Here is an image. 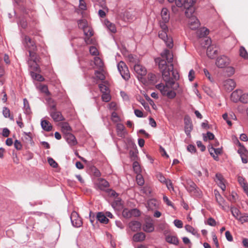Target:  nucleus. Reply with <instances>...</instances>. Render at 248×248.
Segmentation results:
<instances>
[{
	"mask_svg": "<svg viewBox=\"0 0 248 248\" xmlns=\"http://www.w3.org/2000/svg\"><path fill=\"white\" fill-rule=\"evenodd\" d=\"M230 62V59L225 55H221L217 58L216 65L220 68H223L228 66Z\"/></svg>",
	"mask_w": 248,
	"mask_h": 248,
	"instance_id": "423d86ee",
	"label": "nucleus"
},
{
	"mask_svg": "<svg viewBox=\"0 0 248 248\" xmlns=\"http://www.w3.org/2000/svg\"><path fill=\"white\" fill-rule=\"evenodd\" d=\"M30 75L32 79L39 81H43L45 80L43 76L39 74L35 73L34 71H31Z\"/></svg>",
	"mask_w": 248,
	"mask_h": 248,
	"instance_id": "f704fd0d",
	"label": "nucleus"
},
{
	"mask_svg": "<svg viewBox=\"0 0 248 248\" xmlns=\"http://www.w3.org/2000/svg\"><path fill=\"white\" fill-rule=\"evenodd\" d=\"M36 51L30 50L29 51L30 58L28 61L31 62H39V57L36 53Z\"/></svg>",
	"mask_w": 248,
	"mask_h": 248,
	"instance_id": "412c9836",
	"label": "nucleus"
},
{
	"mask_svg": "<svg viewBox=\"0 0 248 248\" xmlns=\"http://www.w3.org/2000/svg\"><path fill=\"white\" fill-rule=\"evenodd\" d=\"M2 114L5 118H9L11 120H14L13 116L10 115V109L7 107L3 108Z\"/></svg>",
	"mask_w": 248,
	"mask_h": 248,
	"instance_id": "4c0bfd02",
	"label": "nucleus"
},
{
	"mask_svg": "<svg viewBox=\"0 0 248 248\" xmlns=\"http://www.w3.org/2000/svg\"><path fill=\"white\" fill-rule=\"evenodd\" d=\"M196 0H176V5L178 7H184L186 9V16H191L195 11L193 7Z\"/></svg>",
	"mask_w": 248,
	"mask_h": 248,
	"instance_id": "f03ea898",
	"label": "nucleus"
},
{
	"mask_svg": "<svg viewBox=\"0 0 248 248\" xmlns=\"http://www.w3.org/2000/svg\"><path fill=\"white\" fill-rule=\"evenodd\" d=\"M169 86V85H167L166 84V85H165L163 84L160 83V84H158L156 85V88L160 91L161 94L165 96L166 93L169 90L168 89Z\"/></svg>",
	"mask_w": 248,
	"mask_h": 248,
	"instance_id": "cd10ccee",
	"label": "nucleus"
},
{
	"mask_svg": "<svg viewBox=\"0 0 248 248\" xmlns=\"http://www.w3.org/2000/svg\"><path fill=\"white\" fill-rule=\"evenodd\" d=\"M136 181L138 185L140 186L143 185L144 184V180L140 173L137 174Z\"/></svg>",
	"mask_w": 248,
	"mask_h": 248,
	"instance_id": "09e8293b",
	"label": "nucleus"
},
{
	"mask_svg": "<svg viewBox=\"0 0 248 248\" xmlns=\"http://www.w3.org/2000/svg\"><path fill=\"white\" fill-rule=\"evenodd\" d=\"M143 229L146 232H151L154 231V225L151 222H146L143 225Z\"/></svg>",
	"mask_w": 248,
	"mask_h": 248,
	"instance_id": "c85d7f7f",
	"label": "nucleus"
},
{
	"mask_svg": "<svg viewBox=\"0 0 248 248\" xmlns=\"http://www.w3.org/2000/svg\"><path fill=\"white\" fill-rule=\"evenodd\" d=\"M173 59V56L171 52L168 49H165L161 53V57L157 58L155 60L162 73L163 80L170 84L173 83V81L170 80V73L175 79H178L179 78L178 72L173 69V65L172 63Z\"/></svg>",
	"mask_w": 248,
	"mask_h": 248,
	"instance_id": "f257e3e1",
	"label": "nucleus"
},
{
	"mask_svg": "<svg viewBox=\"0 0 248 248\" xmlns=\"http://www.w3.org/2000/svg\"><path fill=\"white\" fill-rule=\"evenodd\" d=\"M170 80L171 81L172 80V81H173V84H171V83H169L167 82H166V84H167V85H169V86L170 87V88L173 90H177V89L179 88V85L178 83H175V81L174 80H175L173 77L172 76V78H171L170 76Z\"/></svg>",
	"mask_w": 248,
	"mask_h": 248,
	"instance_id": "58836bf2",
	"label": "nucleus"
},
{
	"mask_svg": "<svg viewBox=\"0 0 248 248\" xmlns=\"http://www.w3.org/2000/svg\"><path fill=\"white\" fill-rule=\"evenodd\" d=\"M49 114L55 122H58L64 120L63 116L60 111L57 110L54 111L53 110V111H49Z\"/></svg>",
	"mask_w": 248,
	"mask_h": 248,
	"instance_id": "4468645a",
	"label": "nucleus"
},
{
	"mask_svg": "<svg viewBox=\"0 0 248 248\" xmlns=\"http://www.w3.org/2000/svg\"><path fill=\"white\" fill-rule=\"evenodd\" d=\"M111 99L110 95L108 93H103L102 95V99L103 101L108 102Z\"/></svg>",
	"mask_w": 248,
	"mask_h": 248,
	"instance_id": "052dcab7",
	"label": "nucleus"
},
{
	"mask_svg": "<svg viewBox=\"0 0 248 248\" xmlns=\"http://www.w3.org/2000/svg\"><path fill=\"white\" fill-rule=\"evenodd\" d=\"M209 31L208 29L205 28H202L198 30L197 31L196 33L199 39H201L207 35L209 34Z\"/></svg>",
	"mask_w": 248,
	"mask_h": 248,
	"instance_id": "393cba45",
	"label": "nucleus"
},
{
	"mask_svg": "<svg viewBox=\"0 0 248 248\" xmlns=\"http://www.w3.org/2000/svg\"><path fill=\"white\" fill-rule=\"evenodd\" d=\"M83 31L84 35L86 36V37H85L84 39V41L86 44H88L90 43V40L89 37L93 35V31L92 28L88 27V28L84 29Z\"/></svg>",
	"mask_w": 248,
	"mask_h": 248,
	"instance_id": "aec40b11",
	"label": "nucleus"
},
{
	"mask_svg": "<svg viewBox=\"0 0 248 248\" xmlns=\"http://www.w3.org/2000/svg\"><path fill=\"white\" fill-rule=\"evenodd\" d=\"M203 137L204 140H207V139L209 140H213L215 136L212 133L208 131L206 133V136L205 134H203Z\"/></svg>",
	"mask_w": 248,
	"mask_h": 248,
	"instance_id": "864d4df0",
	"label": "nucleus"
},
{
	"mask_svg": "<svg viewBox=\"0 0 248 248\" xmlns=\"http://www.w3.org/2000/svg\"><path fill=\"white\" fill-rule=\"evenodd\" d=\"M78 27L84 30L86 28H88L87 21L85 19H80L78 20Z\"/></svg>",
	"mask_w": 248,
	"mask_h": 248,
	"instance_id": "a19ab883",
	"label": "nucleus"
},
{
	"mask_svg": "<svg viewBox=\"0 0 248 248\" xmlns=\"http://www.w3.org/2000/svg\"><path fill=\"white\" fill-rule=\"evenodd\" d=\"M116 128L117 136L121 138H124L125 136L127 134V132L124 125L121 123L117 124Z\"/></svg>",
	"mask_w": 248,
	"mask_h": 248,
	"instance_id": "9d476101",
	"label": "nucleus"
},
{
	"mask_svg": "<svg viewBox=\"0 0 248 248\" xmlns=\"http://www.w3.org/2000/svg\"><path fill=\"white\" fill-rule=\"evenodd\" d=\"M39 89L41 92L46 93V95H48L50 94V93L46 85H41L39 86Z\"/></svg>",
	"mask_w": 248,
	"mask_h": 248,
	"instance_id": "603ef678",
	"label": "nucleus"
},
{
	"mask_svg": "<svg viewBox=\"0 0 248 248\" xmlns=\"http://www.w3.org/2000/svg\"><path fill=\"white\" fill-rule=\"evenodd\" d=\"M64 138L70 146H74L77 143V141L75 136L71 133H66L64 135Z\"/></svg>",
	"mask_w": 248,
	"mask_h": 248,
	"instance_id": "2eb2a0df",
	"label": "nucleus"
},
{
	"mask_svg": "<svg viewBox=\"0 0 248 248\" xmlns=\"http://www.w3.org/2000/svg\"><path fill=\"white\" fill-rule=\"evenodd\" d=\"M117 68L123 78L125 80H128L130 78V73L125 63L121 61L118 63Z\"/></svg>",
	"mask_w": 248,
	"mask_h": 248,
	"instance_id": "7ed1b4c3",
	"label": "nucleus"
},
{
	"mask_svg": "<svg viewBox=\"0 0 248 248\" xmlns=\"http://www.w3.org/2000/svg\"><path fill=\"white\" fill-rule=\"evenodd\" d=\"M214 150L215 148L211 147L210 148H209L208 150L209 152V153L210 155L213 157V158L215 160L217 161L218 160V157L217 156H216L214 154Z\"/></svg>",
	"mask_w": 248,
	"mask_h": 248,
	"instance_id": "69168bd1",
	"label": "nucleus"
},
{
	"mask_svg": "<svg viewBox=\"0 0 248 248\" xmlns=\"http://www.w3.org/2000/svg\"><path fill=\"white\" fill-rule=\"evenodd\" d=\"M217 53V48L216 46L210 45L207 46L206 54L210 59H213Z\"/></svg>",
	"mask_w": 248,
	"mask_h": 248,
	"instance_id": "f8f14e48",
	"label": "nucleus"
},
{
	"mask_svg": "<svg viewBox=\"0 0 248 248\" xmlns=\"http://www.w3.org/2000/svg\"><path fill=\"white\" fill-rule=\"evenodd\" d=\"M199 42L202 47H206L211 45V39L209 38L203 37L199 39Z\"/></svg>",
	"mask_w": 248,
	"mask_h": 248,
	"instance_id": "b1692460",
	"label": "nucleus"
},
{
	"mask_svg": "<svg viewBox=\"0 0 248 248\" xmlns=\"http://www.w3.org/2000/svg\"><path fill=\"white\" fill-rule=\"evenodd\" d=\"M161 14L162 21H164L165 23L168 22L170 19V14L168 10L166 8H163Z\"/></svg>",
	"mask_w": 248,
	"mask_h": 248,
	"instance_id": "5701e85b",
	"label": "nucleus"
},
{
	"mask_svg": "<svg viewBox=\"0 0 248 248\" xmlns=\"http://www.w3.org/2000/svg\"><path fill=\"white\" fill-rule=\"evenodd\" d=\"M187 184H188V186L187 187H186V188H187V190L189 192H192L193 191L196 190L197 186L193 182L190 181L189 182H188Z\"/></svg>",
	"mask_w": 248,
	"mask_h": 248,
	"instance_id": "49530a36",
	"label": "nucleus"
},
{
	"mask_svg": "<svg viewBox=\"0 0 248 248\" xmlns=\"http://www.w3.org/2000/svg\"><path fill=\"white\" fill-rule=\"evenodd\" d=\"M18 24L23 29L26 28L27 26V22L24 18H22L19 19Z\"/></svg>",
	"mask_w": 248,
	"mask_h": 248,
	"instance_id": "bf43d9fd",
	"label": "nucleus"
},
{
	"mask_svg": "<svg viewBox=\"0 0 248 248\" xmlns=\"http://www.w3.org/2000/svg\"><path fill=\"white\" fill-rule=\"evenodd\" d=\"M231 212L232 216L238 220L239 218H240V216L241 215L239 210L235 207H231Z\"/></svg>",
	"mask_w": 248,
	"mask_h": 248,
	"instance_id": "473e14b6",
	"label": "nucleus"
},
{
	"mask_svg": "<svg viewBox=\"0 0 248 248\" xmlns=\"http://www.w3.org/2000/svg\"><path fill=\"white\" fill-rule=\"evenodd\" d=\"M237 143L240 146L237 152L241 156L242 161L243 163H247L248 158V151L238 140H237Z\"/></svg>",
	"mask_w": 248,
	"mask_h": 248,
	"instance_id": "39448f33",
	"label": "nucleus"
},
{
	"mask_svg": "<svg viewBox=\"0 0 248 248\" xmlns=\"http://www.w3.org/2000/svg\"><path fill=\"white\" fill-rule=\"evenodd\" d=\"M122 215L124 218H129L132 217H139L140 215V213L137 208L132 209L125 208L123 211Z\"/></svg>",
	"mask_w": 248,
	"mask_h": 248,
	"instance_id": "0eeeda50",
	"label": "nucleus"
},
{
	"mask_svg": "<svg viewBox=\"0 0 248 248\" xmlns=\"http://www.w3.org/2000/svg\"><path fill=\"white\" fill-rule=\"evenodd\" d=\"M176 93L173 91L169 90L165 96H167L169 98L172 99L176 96Z\"/></svg>",
	"mask_w": 248,
	"mask_h": 248,
	"instance_id": "4d7b16f0",
	"label": "nucleus"
},
{
	"mask_svg": "<svg viewBox=\"0 0 248 248\" xmlns=\"http://www.w3.org/2000/svg\"><path fill=\"white\" fill-rule=\"evenodd\" d=\"M166 240L168 243L177 245L179 244V240L175 236L168 235L166 237Z\"/></svg>",
	"mask_w": 248,
	"mask_h": 248,
	"instance_id": "7c9ffc66",
	"label": "nucleus"
},
{
	"mask_svg": "<svg viewBox=\"0 0 248 248\" xmlns=\"http://www.w3.org/2000/svg\"><path fill=\"white\" fill-rule=\"evenodd\" d=\"M242 91L241 90H236L233 91L231 95V99L234 102H237L238 101H240L241 96L242 95Z\"/></svg>",
	"mask_w": 248,
	"mask_h": 248,
	"instance_id": "f3484780",
	"label": "nucleus"
},
{
	"mask_svg": "<svg viewBox=\"0 0 248 248\" xmlns=\"http://www.w3.org/2000/svg\"><path fill=\"white\" fill-rule=\"evenodd\" d=\"M187 17L189 18L188 21L189 27L193 30L197 29L200 26V22L197 17L192 16V14Z\"/></svg>",
	"mask_w": 248,
	"mask_h": 248,
	"instance_id": "1a4fd4ad",
	"label": "nucleus"
},
{
	"mask_svg": "<svg viewBox=\"0 0 248 248\" xmlns=\"http://www.w3.org/2000/svg\"><path fill=\"white\" fill-rule=\"evenodd\" d=\"M24 42L26 44V46L28 48V51L30 50H37V47L34 42L29 36H25Z\"/></svg>",
	"mask_w": 248,
	"mask_h": 248,
	"instance_id": "9b49d317",
	"label": "nucleus"
},
{
	"mask_svg": "<svg viewBox=\"0 0 248 248\" xmlns=\"http://www.w3.org/2000/svg\"><path fill=\"white\" fill-rule=\"evenodd\" d=\"M138 150L137 149H135L134 151L130 150L129 151V155L130 159L134 161H137L138 159Z\"/></svg>",
	"mask_w": 248,
	"mask_h": 248,
	"instance_id": "c03bdc74",
	"label": "nucleus"
},
{
	"mask_svg": "<svg viewBox=\"0 0 248 248\" xmlns=\"http://www.w3.org/2000/svg\"><path fill=\"white\" fill-rule=\"evenodd\" d=\"M96 219L101 223L107 224L108 222V219L106 217V215L101 212L97 213Z\"/></svg>",
	"mask_w": 248,
	"mask_h": 248,
	"instance_id": "6ab92c4d",
	"label": "nucleus"
},
{
	"mask_svg": "<svg viewBox=\"0 0 248 248\" xmlns=\"http://www.w3.org/2000/svg\"><path fill=\"white\" fill-rule=\"evenodd\" d=\"M38 62H31L30 61H28V63L31 69L36 72L39 71V66L37 64Z\"/></svg>",
	"mask_w": 248,
	"mask_h": 248,
	"instance_id": "e433bc0d",
	"label": "nucleus"
},
{
	"mask_svg": "<svg viewBox=\"0 0 248 248\" xmlns=\"http://www.w3.org/2000/svg\"><path fill=\"white\" fill-rule=\"evenodd\" d=\"M235 72L234 69L233 67H227L225 70V73L228 77H231L234 74Z\"/></svg>",
	"mask_w": 248,
	"mask_h": 248,
	"instance_id": "3c124183",
	"label": "nucleus"
},
{
	"mask_svg": "<svg viewBox=\"0 0 248 248\" xmlns=\"http://www.w3.org/2000/svg\"><path fill=\"white\" fill-rule=\"evenodd\" d=\"M145 238V235L143 232H140L135 234L133 239L135 242H140L143 241Z\"/></svg>",
	"mask_w": 248,
	"mask_h": 248,
	"instance_id": "c756f323",
	"label": "nucleus"
},
{
	"mask_svg": "<svg viewBox=\"0 0 248 248\" xmlns=\"http://www.w3.org/2000/svg\"><path fill=\"white\" fill-rule=\"evenodd\" d=\"M140 191L147 196H149L151 193V188L149 186H145L141 187Z\"/></svg>",
	"mask_w": 248,
	"mask_h": 248,
	"instance_id": "de8ad7c7",
	"label": "nucleus"
},
{
	"mask_svg": "<svg viewBox=\"0 0 248 248\" xmlns=\"http://www.w3.org/2000/svg\"><path fill=\"white\" fill-rule=\"evenodd\" d=\"M133 168L134 171L137 174H140L141 171L140 166L137 161H135L133 162Z\"/></svg>",
	"mask_w": 248,
	"mask_h": 248,
	"instance_id": "79ce46f5",
	"label": "nucleus"
},
{
	"mask_svg": "<svg viewBox=\"0 0 248 248\" xmlns=\"http://www.w3.org/2000/svg\"><path fill=\"white\" fill-rule=\"evenodd\" d=\"M156 177L161 183L165 184L168 181V180H167L161 173L157 174Z\"/></svg>",
	"mask_w": 248,
	"mask_h": 248,
	"instance_id": "680f3d73",
	"label": "nucleus"
},
{
	"mask_svg": "<svg viewBox=\"0 0 248 248\" xmlns=\"http://www.w3.org/2000/svg\"><path fill=\"white\" fill-rule=\"evenodd\" d=\"M41 125L42 129L46 131H50L52 129L51 124L46 120L42 119L41 122Z\"/></svg>",
	"mask_w": 248,
	"mask_h": 248,
	"instance_id": "4be33fe9",
	"label": "nucleus"
},
{
	"mask_svg": "<svg viewBox=\"0 0 248 248\" xmlns=\"http://www.w3.org/2000/svg\"><path fill=\"white\" fill-rule=\"evenodd\" d=\"M99 188L101 190H105L109 186L108 181L103 179H100L97 183Z\"/></svg>",
	"mask_w": 248,
	"mask_h": 248,
	"instance_id": "a878e982",
	"label": "nucleus"
},
{
	"mask_svg": "<svg viewBox=\"0 0 248 248\" xmlns=\"http://www.w3.org/2000/svg\"><path fill=\"white\" fill-rule=\"evenodd\" d=\"M23 104L24 113L26 114H30L31 112V109L29 105V102L26 98H24L23 99Z\"/></svg>",
	"mask_w": 248,
	"mask_h": 248,
	"instance_id": "72a5a7b5",
	"label": "nucleus"
},
{
	"mask_svg": "<svg viewBox=\"0 0 248 248\" xmlns=\"http://www.w3.org/2000/svg\"><path fill=\"white\" fill-rule=\"evenodd\" d=\"M223 86L227 91L231 92L235 88L236 83L234 80L229 78L224 81Z\"/></svg>",
	"mask_w": 248,
	"mask_h": 248,
	"instance_id": "ddd939ff",
	"label": "nucleus"
},
{
	"mask_svg": "<svg viewBox=\"0 0 248 248\" xmlns=\"http://www.w3.org/2000/svg\"><path fill=\"white\" fill-rule=\"evenodd\" d=\"M135 72L139 75L140 76H143L146 75L147 73V70L145 67L140 64H135L134 67Z\"/></svg>",
	"mask_w": 248,
	"mask_h": 248,
	"instance_id": "dca6fc26",
	"label": "nucleus"
},
{
	"mask_svg": "<svg viewBox=\"0 0 248 248\" xmlns=\"http://www.w3.org/2000/svg\"><path fill=\"white\" fill-rule=\"evenodd\" d=\"M238 220L240 221L242 223L248 222V214H241V215L240 216V218H239Z\"/></svg>",
	"mask_w": 248,
	"mask_h": 248,
	"instance_id": "5fc2aeb1",
	"label": "nucleus"
},
{
	"mask_svg": "<svg viewBox=\"0 0 248 248\" xmlns=\"http://www.w3.org/2000/svg\"><path fill=\"white\" fill-rule=\"evenodd\" d=\"M141 223L138 221H132L129 223V227L133 232H137L140 230Z\"/></svg>",
	"mask_w": 248,
	"mask_h": 248,
	"instance_id": "a211bd4d",
	"label": "nucleus"
},
{
	"mask_svg": "<svg viewBox=\"0 0 248 248\" xmlns=\"http://www.w3.org/2000/svg\"><path fill=\"white\" fill-rule=\"evenodd\" d=\"M186 230L191 233L194 235H197L198 234L197 231L192 226L189 225H186L185 227Z\"/></svg>",
	"mask_w": 248,
	"mask_h": 248,
	"instance_id": "ea45409f",
	"label": "nucleus"
},
{
	"mask_svg": "<svg viewBox=\"0 0 248 248\" xmlns=\"http://www.w3.org/2000/svg\"><path fill=\"white\" fill-rule=\"evenodd\" d=\"M239 54L240 56L243 58L245 59H248V53L243 46H241L239 49Z\"/></svg>",
	"mask_w": 248,
	"mask_h": 248,
	"instance_id": "37998d69",
	"label": "nucleus"
},
{
	"mask_svg": "<svg viewBox=\"0 0 248 248\" xmlns=\"http://www.w3.org/2000/svg\"><path fill=\"white\" fill-rule=\"evenodd\" d=\"M99 88L100 90V91L103 93H107L108 90V88L107 86L103 84H100L99 85Z\"/></svg>",
	"mask_w": 248,
	"mask_h": 248,
	"instance_id": "338daca9",
	"label": "nucleus"
},
{
	"mask_svg": "<svg viewBox=\"0 0 248 248\" xmlns=\"http://www.w3.org/2000/svg\"><path fill=\"white\" fill-rule=\"evenodd\" d=\"M214 193L217 202L218 203L220 206H221L222 207H223V204L225 202L224 199L217 190H215Z\"/></svg>",
	"mask_w": 248,
	"mask_h": 248,
	"instance_id": "bb28decb",
	"label": "nucleus"
},
{
	"mask_svg": "<svg viewBox=\"0 0 248 248\" xmlns=\"http://www.w3.org/2000/svg\"><path fill=\"white\" fill-rule=\"evenodd\" d=\"M94 62L95 65H96L99 68H101L103 66V62L101 59L98 57H95L94 59Z\"/></svg>",
	"mask_w": 248,
	"mask_h": 248,
	"instance_id": "8fccbe9b",
	"label": "nucleus"
},
{
	"mask_svg": "<svg viewBox=\"0 0 248 248\" xmlns=\"http://www.w3.org/2000/svg\"><path fill=\"white\" fill-rule=\"evenodd\" d=\"M47 161L50 166L53 168H57L58 166L57 163L51 157H48Z\"/></svg>",
	"mask_w": 248,
	"mask_h": 248,
	"instance_id": "13d9d810",
	"label": "nucleus"
},
{
	"mask_svg": "<svg viewBox=\"0 0 248 248\" xmlns=\"http://www.w3.org/2000/svg\"><path fill=\"white\" fill-rule=\"evenodd\" d=\"M167 31H159V37L164 41L166 46L169 48H172L173 46L172 38L169 36Z\"/></svg>",
	"mask_w": 248,
	"mask_h": 248,
	"instance_id": "20e7f679",
	"label": "nucleus"
},
{
	"mask_svg": "<svg viewBox=\"0 0 248 248\" xmlns=\"http://www.w3.org/2000/svg\"><path fill=\"white\" fill-rule=\"evenodd\" d=\"M207 223L211 226H215L216 225V221L212 217H210L208 219Z\"/></svg>",
	"mask_w": 248,
	"mask_h": 248,
	"instance_id": "774afa93",
	"label": "nucleus"
},
{
	"mask_svg": "<svg viewBox=\"0 0 248 248\" xmlns=\"http://www.w3.org/2000/svg\"><path fill=\"white\" fill-rule=\"evenodd\" d=\"M71 222L72 225L75 227H79L82 224V221L78 214L76 211L72 212L70 216Z\"/></svg>",
	"mask_w": 248,
	"mask_h": 248,
	"instance_id": "6e6552de",
	"label": "nucleus"
},
{
	"mask_svg": "<svg viewBox=\"0 0 248 248\" xmlns=\"http://www.w3.org/2000/svg\"><path fill=\"white\" fill-rule=\"evenodd\" d=\"M104 24L107 28L108 30L111 32L115 33L116 32V29L114 24H112L108 20H106L104 21Z\"/></svg>",
	"mask_w": 248,
	"mask_h": 248,
	"instance_id": "2f4dec72",
	"label": "nucleus"
},
{
	"mask_svg": "<svg viewBox=\"0 0 248 248\" xmlns=\"http://www.w3.org/2000/svg\"><path fill=\"white\" fill-rule=\"evenodd\" d=\"M106 191L111 197L116 198L118 196V193L111 189H108L106 190Z\"/></svg>",
	"mask_w": 248,
	"mask_h": 248,
	"instance_id": "0e129e2a",
	"label": "nucleus"
},
{
	"mask_svg": "<svg viewBox=\"0 0 248 248\" xmlns=\"http://www.w3.org/2000/svg\"><path fill=\"white\" fill-rule=\"evenodd\" d=\"M240 102H241L243 103H248V93H242Z\"/></svg>",
	"mask_w": 248,
	"mask_h": 248,
	"instance_id": "6e6d98bb",
	"label": "nucleus"
},
{
	"mask_svg": "<svg viewBox=\"0 0 248 248\" xmlns=\"http://www.w3.org/2000/svg\"><path fill=\"white\" fill-rule=\"evenodd\" d=\"M124 15L129 20H133L136 19V13L135 12L132 13L131 12L127 11Z\"/></svg>",
	"mask_w": 248,
	"mask_h": 248,
	"instance_id": "a18cd8bd",
	"label": "nucleus"
},
{
	"mask_svg": "<svg viewBox=\"0 0 248 248\" xmlns=\"http://www.w3.org/2000/svg\"><path fill=\"white\" fill-rule=\"evenodd\" d=\"M89 51L90 54L93 56H97L99 53L97 48L93 46H92L90 47Z\"/></svg>",
	"mask_w": 248,
	"mask_h": 248,
	"instance_id": "e2e57ef3",
	"label": "nucleus"
},
{
	"mask_svg": "<svg viewBox=\"0 0 248 248\" xmlns=\"http://www.w3.org/2000/svg\"><path fill=\"white\" fill-rule=\"evenodd\" d=\"M62 130L65 135L66 133H70L72 129L68 123H65L62 124Z\"/></svg>",
	"mask_w": 248,
	"mask_h": 248,
	"instance_id": "c9c22d12",
	"label": "nucleus"
}]
</instances>
